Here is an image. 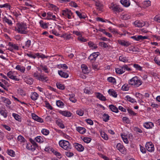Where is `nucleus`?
Segmentation results:
<instances>
[{"mask_svg":"<svg viewBox=\"0 0 160 160\" xmlns=\"http://www.w3.org/2000/svg\"><path fill=\"white\" fill-rule=\"evenodd\" d=\"M82 72L84 74H87L88 73V70L87 66L85 64H82L81 66Z\"/></svg>","mask_w":160,"mask_h":160,"instance_id":"25","label":"nucleus"},{"mask_svg":"<svg viewBox=\"0 0 160 160\" xmlns=\"http://www.w3.org/2000/svg\"><path fill=\"white\" fill-rule=\"evenodd\" d=\"M31 45V41L28 40L25 42V45L22 46L23 49H27L29 48Z\"/></svg>","mask_w":160,"mask_h":160,"instance_id":"33","label":"nucleus"},{"mask_svg":"<svg viewBox=\"0 0 160 160\" xmlns=\"http://www.w3.org/2000/svg\"><path fill=\"white\" fill-rule=\"evenodd\" d=\"M98 52H95L92 53L89 57L88 58L91 62H94L99 55Z\"/></svg>","mask_w":160,"mask_h":160,"instance_id":"11","label":"nucleus"},{"mask_svg":"<svg viewBox=\"0 0 160 160\" xmlns=\"http://www.w3.org/2000/svg\"><path fill=\"white\" fill-rule=\"evenodd\" d=\"M32 116L33 119L38 122L41 123L43 122V120L42 119L40 118L34 113H32Z\"/></svg>","mask_w":160,"mask_h":160,"instance_id":"14","label":"nucleus"},{"mask_svg":"<svg viewBox=\"0 0 160 160\" xmlns=\"http://www.w3.org/2000/svg\"><path fill=\"white\" fill-rule=\"evenodd\" d=\"M128 83L131 85L135 87H138L142 83V82L137 76H135L129 80Z\"/></svg>","mask_w":160,"mask_h":160,"instance_id":"2","label":"nucleus"},{"mask_svg":"<svg viewBox=\"0 0 160 160\" xmlns=\"http://www.w3.org/2000/svg\"><path fill=\"white\" fill-rule=\"evenodd\" d=\"M135 96L137 98L141 100L143 98V95L139 92H136L135 94Z\"/></svg>","mask_w":160,"mask_h":160,"instance_id":"59","label":"nucleus"},{"mask_svg":"<svg viewBox=\"0 0 160 160\" xmlns=\"http://www.w3.org/2000/svg\"><path fill=\"white\" fill-rule=\"evenodd\" d=\"M121 3L125 7H128L130 5V3L129 0H121Z\"/></svg>","mask_w":160,"mask_h":160,"instance_id":"28","label":"nucleus"},{"mask_svg":"<svg viewBox=\"0 0 160 160\" xmlns=\"http://www.w3.org/2000/svg\"><path fill=\"white\" fill-rule=\"evenodd\" d=\"M3 21H5L6 22L8 23L9 25H12V21L7 18L6 17H4L3 18Z\"/></svg>","mask_w":160,"mask_h":160,"instance_id":"56","label":"nucleus"},{"mask_svg":"<svg viewBox=\"0 0 160 160\" xmlns=\"http://www.w3.org/2000/svg\"><path fill=\"white\" fill-rule=\"evenodd\" d=\"M72 14V13L71 11L67 9L62 10L61 12L62 16L67 17L69 19L71 18V16Z\"/></svg>","mask_w":160,"mask_h":160,"instance_id":"5","label":"nucleus"},{"mask_svg":"<svg viewBox=\"0 0 160 160\" xmlns=\"http://www.w3.org/2000/svg\"><path fill=\"white\" fill-rule=\"evenodd\" d=\"M59 112L62 115L67 117H70L72 115L71 113L68 111L60 110Z\"/></svg>","mask_w":160,"mask_h":160,"instance_id":"18","label":"nucleus"},{"mask_svg":"<svg viewBox=\"0 0 160 160\" xmlns=\"http://www.w3.org/2000/svg\"><path fill=\"white\" fill-rule=\"evenodd\" d=\"M59 146L64 149L70 151L72 148L71 144L68 141L61 140L59 142Z\"/></svg>","mask_w":160,"mask_h":160,"instance_id":"3","label":"nucleus"},{"mask_svg":"<svg viewBox=\"0 0 160 160\" xmlns=\"http://www.w3.org/2000/svg\"><path fill=\"white\" fill-rule=\"evenodd\" d=\"M116 72L117 73L122 74L125 72L122 66L115 69Z\"/></svg>","mask_w":160,"mask_h":160,"instance_id":"32","label":"nucleus"},{"mask_svg":"<svg viewBox=\"0 0 160 160\" xmlns=\"http://www.w3.org/2000/svg\"><path fill=\"white\" fill-rule=\"evenodd\" d=\"M56 85L57 88L61 90H63L65 89L64 85L60 82H57Z\"/></svg>","mask_w":160,"mask_h":160,"instance_id":"35","label":"nucleus"},{"mask_svg":"<svg viewBox=\"0 0 160 160\" xmlns=\"http://www.w3.org/2000/svg\"><path fill=\"white\" fill-rule=\"evenodd\" d=\"M58 74L61 77L64 78H67L69 77L68 74L66 72H63L61 70H59L58 71Z\"/></svg>","mask_w":160,"mask_h":160,"instance_id":"23","label":"nucleus"},{"mask_svg":"<svg viewBox=\"0 0 160 160\" xmlns=\"http://www.w3.org/2000/svg\"><path fill=\"white\" fill-rule=\"evenodd\" d=\"M143 127L147 129H151L154 126L153 122H146L143 123Z\"/></svg>","mask_w":160,"mask_h":160,"instance_id":"13","label":"nucleus"},{"mask_svg":"<svg viewBox=\"0 0 160 160\" xmlns=\"http://www.w3.org/2000/svg\"><path fill=\"white\" fill-rule=\"evenodd\" d=\"M99 45L102 47L104 48H108L110 47L109 45H108V43L104 42H101L99 43Z\"/></svg>","mask_w":160,"mask_h":160,"instance_id":"47","label":"nucleus"},{"mask_svg":"<svg viewBox=\"0 0 160 160\" xmlns=\"http://www.w3.org/2000/svg\"><path fill=\"white\" fill-rule=\"evenodd\" d=\"M8 153L9 155L12 157H14L15 154V152L12 150H8Z\"/></svg>","mask_w":160,"mask_h":160,"instance_id":"53","label":"nucleus"},{"mask_svg":"<svg viewBox=\"0 0 160 160\" xmlns=\"http://www.w3.org/2000/svg\"><path fill=\"white\" fill-rule=\"evenodd\" d=\"M47 80V77L41 75L40 76V78L39 79V80L41 81H46Z\"/></svg>","mask_w":160,"mask_h":160,"instance_id":"57","label":"nucleus"},{"mask_svg":"<svg viewBox=\"0 0 160 160\" xmlns=\"http://www.w3.org/2000/svg\"><path fill=\"white\" fill-rule=\"evenodd\" d=\"M27 28V26L26 24L21 22L17 24L16 27L15 28V30L21 34H26L28 32L27 31L25 30Z\"/></svg>","mask_w":160,"mask_h":160,"instance_id":"1","label":"nucleus"},{"mask_svg":"<svg viewBox=\"0 0 160 160\" xmlns=\"http://www.w3.org/2000/svg\"><path fill=\"white\" fill-rule=\"evenodd\" d=\"M65 154L68 158L74 156V154L72 152H65Z\"/></svg>","mask_w":160,"mask_h":160,"instance_id":"61","label":"nucleus"},{"mask_svg":"<svg viewBox=\"0 0 160 160\" xmlns=\"http://www.w3.org/2000/svg\"><path fill=\"white\" fill-rule=\"evenodd\" d=\"M96 97L100 100L103 101H106V97L100 93L96 92Z\"/></svg>","mask_w":160,"mask_h":160,"instance_id":"16","label":"nucleus"},{"mask_svg":"<svg viewBox=\"0 0 160 160\" xmlns=\"http://www.w3.org/2000/svg\"><path fill=\"white\" fill-rule=\"evenodd\" d=\"M75 12L78 16L80 19H84L86 18V15L84 14H82L80 12L78 11H75Z\"/></svg>","mask_w":160,"mask_h":160,"instance_id":"36","label":"nucleus"},{"mask_svg":"<svg viewBox=\"0 0 160 160\" xmlns=\"http://www.w3.org/2000/svg\"><path fill=\"white\" fill-rule=\"evenodd\" d=\"M110 109L111 110L117 113L118 112V108L113 105H110L109 106Z\"/></svg>","mask_w":160,"mask_h":160,"instance_id":"38","label":"nucleus"},{"mask_svg":"<svg viewBox=\"0 0 160 160\" xmlns=\"http://www.w3.org/2000/svg\"><path fill=\"white\" fill-rule=\"evenodd\" d=\"M0 113L1 115L3 116L4 118H6L7 117L8 114L7 111L2 107L0 108Z\"/></svg>","mask_w":160,"mask_h":160,"instance_id":"17","label":"nucleus"},{"mask_svg":"<svg viewBox=\"0 0 160 160\" xmlns=\"http://www.w3.org/2000/svg\"><path fill=\"white\" fill-rule=\"evenodd\" d=\"M76 130L80 133L83 134L86 132V130L84 128L80 127H76Z\"/></svg>","mask_w":160,"mask_h":160,"instance_id":"24","label":"nucleus"},{"mask_svg":"<svg viewBox=\"0 0 160 160\" xmlns=\"http://www.w3.org/2000/svg\"><path fill=\"white\" fill-rule=\"evenodd\" d=\"M121 18L124 20H127L131 18V14L127 12H123L121 15Z\"/></svg>","mask_w":160,"mask_h":160,"instance_id":"12","label":"nucleus"},{"mask_svg":"<svg viewBox=\"0 0 160 160\" xmlns=\"http://www.w3.org/2000/svg\"><path fill=\"white\" fill-rule=\"evenodd\" d=\"M109 8L115 13L120 12H122L123 10L122 8H120L118 5L116 4H114L113 3L111 4Z\"/></svg>","mask_w":160,"mask_h":160,"instance_id":"4","label":"nucleus"},{"mask_svg":"<svg viewBox=\"0 0 160 160\" xmlns=\"http://www.w3.org/2000/svg\"><path fill=\"white\" fill-rule=\"evenodd\" d=\"M108 29L109 31L112 33L114 34L118 33V31L116 29L112 28L111 27H109L108 28Z\"/></svg>","mask_w":160,"mask_h":160,"instance_id":"58","label":"nucleus"},{"mask_svg":"<svg viewBox=\"0 0 160 160\" xmlns=\"http://www.w3.org/2000/svg\"><path fill=\"white\" fill-rule=\"evenodd\" d=\"M7 76L11 79L16 81H19L20 79L17 76L15 75L14 72L12 71H9L7 73Z\"/></svg>","mask_w":160,"mask_h":160,"instance_id":"8","label":"nucleus"},{"mask_svg":"<svg viewBox=\"0 0 160 160\" xmlns=\"http://www.w3.org/2000/svg\"><path fill=\"white\" fill-rule=\"evenodd\" d=\"M56 104L58 107L60 108H62L64 105L63 103L60 100L57 101L56 102Z\"/></svg>","mask_w":160,"mask_h":160,"instance_id":"52","label":"nucleus"},{"mask_svg":"<svg viewBox=\"0 0 160 160\" xmlns=\"http://www.w3.org/2000/svg\"><path fill=\"white\" fill-rule=\"evenodd\" d=\"M107 80L108 81L114 85H115L116 83V80L115 78L111 77L108 78Z\"/></svg>","mask_w":160,"mask_h":160,"instance_id":"34","label":"nucleus"},{"mask_svg":"<svg viewBox=\"0 0 160 160\" xmlns=\"http://www.w3.org/2000/svg\"><path fill=\"white\" fill-rule=\"evenodd\" d=\"M127 111L132 116H136V115L137 113L134 112L133 110H132L131 109L129 108H128L127 109Z\"/></svg>","mask_w":160,"mask_h":160,"instance_id":"54","label":"nucleus"},{"mask_svg":"<svg viewBox=\"0 0 160 160\" xmlns=\"http://www.w3.org/2000/svg\"><path fill=\"white\" fill-rule=\"evenodd\" d=\"M8 45L9 47L8 49L10 51L13 52L14 50H19V47L17 44L9 42L8 43Z\"/></svg>","mask_w":160,"mask_h":160,"instance_id":"6","label":"nucleus"},{"mask_svg":"<svg viewBox=\"0 0 160 160\" xmlns=\"http://www.w3.org/2000/svg\"><path fill=\"white\" fill-rule=\"evenodd\" d=\"M133 67L137 70L141 71L142 70V68L140 65L137 64H134L133 65Z\"/></svg>","mask_w":160,"mask_h":160,"instance_id":"63","label":"nucleus"},{"mask_svg":"<svg viewBox=\"0 0 160 160\" xmlns=\"http://www.w3.org/2000/svg\"><path fill=\"white\" fill-rule=\"evenodd\" d=\"M41 132L42 133L46 136L48 135L49 133V130L46 129H43L41 131Z\"/></svg>","mask_w":160,"mask_h":160,"instance_id":"51","label":"nucleus"},{"mask_svg":"<svg viewBox=\"0 0 160 160\" xmlns=\"http://www.w3.org/2000/svg\"><path fill=\"white\" fill-rule=\"evenodd\" d=\"M88 45L90 48L92 49H95L98 48L97 45L92 42H88Z\"/></svg>","mask_w":160,"mask_h":160,"instance_id":"29","label":"nucleus"},{"mask_svg":"<svg viewBox=\"0 0 160 160\" xmlns=\"http://www.w3.org/2000/svg\"><path fill=\"white\" fill-rule=\"evenodd\" d=\"M145 148L148 151L150 152H153L154 150V145L151 142H147L145 145Z\"/></svg>","mask_w":160,"mask_h":160,"instance_id":"7","label":"nucleus"},{"mask_svg":"<svg viewBox=\"0 0 160 160\" xmlns=\"http://www.w3.org/2000/svg\"><path fill=\"white\" fill-rule=\"evenodd\" d=\"M108 92L109 94L112 96L114 98H116L117 97L118 94L116 91L113 89H109L108 91Z\"/></svg>","mask_w":160,"mask_h":160,"instance_id":"20","label":"nucleus"},{"mask_svg":"<svg viewBox=\"0 0 160 160\" xmlns=\"http://www.w3.org/2000/svg\"><path fill=\"white\" fill-rule=\"evenodd\" d=\"M95 4L96 6L99 8L100 9H102L103 5L99 1H97L95 2Z\"/></svg>","mask_w":160,"mask_h":160,"instance_id":"49","label":"nucleus"},{"mask_svg":"<svg viewBox=\"0 0 160 160\" xmlns=\"http://www.w3.org/2000/svg\"><path fill=\"white\" fill-rule=\"evenodd\" d=\"M39 23L40 27L42 28L43 29H46L48 28V25L45 22H44L42 20H40L39 22Z\"/></svg>","mask_w":160,"mask_h":160,"instance_id":"30","label":"nucleus"},{"mask_svg":"<svg viewBox=\"0 0 160 160\" xmlns=\"http://www.w3.org/2000/svg\"><path fill=\"white\" fill-rule=\"evenodd\" d=\"M18 140L21 142H24L25 140V139L21 135H19L18 137Z\"/></svg>","mask_w":160,"mask_h":160,"instance_id":"62","label":"nucleus"},{"mask_svg":"<svg viewBox=\"0 0 160 160\" xmlns=\"http://www.w3.org/2000/svg\"><path fill=\"white\" fill-rule=\"evenodd\" d=\"M129 86L128 84H125L121 88V89L123 91H127L129 89Z\"/></svg>","mask_w":160,"mask_h":160,"instance_id":"44","label":"nucleus"},{"mask_svg":"<svg viewBox=\"0 0 160 160\" xmlns=\"http://www.w3.org/2000/svg\"><path fill=\"white\" fill-rule=\"evenodd\" d=\"M40 67L46 73H48L49 72L48 68L47 66L45 65H41Z\"/></svg>","mask_w":160,"mask_h":160,"instance_id":"43","label":"nucleus"},{"mask_svg":"<svg viewBox=\"0 0 160 160\" xmlns=\"http://www.w3.org/2000/svg\"><path fill=\"white\" fill-rule=\"evenodd\" d=\"M120 136L125 143L128 144L129 143V141L127 138V135L121 133Z\"/></svg>","mask_w":160,"mask_h":160,"instance_id":"37","label":"nucleus"},{"mask_svg":"<svg viewBox=\"0 0 160 160\" xmlns=\"http://www.w3.org/2000/svg\"><path fill=\"white\" fill-rule=\"evenodd\" d=\"M122 67L125 72L126 70L127 71H131L132 70V69L129 68L128 65H123Z\"/></svg>","mask_w":160,"mask_h":160,"instance_id":"60","label":"nucleus"},{"mask_svg":"<svg viewBox=\"0 0 160 160\" xmlns=\"http://www.w3.org/2000/svg\"><path fill=\"white\" fill-rule=\"evenodd\" d=\"M15 69L23 73L25 72V68L24 67L19 65H17Z\"/></svg>","mask_w":160,"mask_h":160,"instance_id":"21","label":"nucleus"},{"mask_svg":"<svg viewBox=\"0 0 160 160\" xmlns=\"http://www.w3.org/2000/svg\"><path fill=\"white\" fill-rule=\"evenodd\" d=\"M100 134L102 137L105 140H107L108 139V135L104 132L102 131Z\"/></svg>","mask_w":160,"mask_h":160,"instance_id":"41","label":"nucleus"},{"mask_svg":"<svg viewBox=\"0 0 160 160\" xmlns=\"http://www.w3.org/2000/svg\"><path fill=\"white\" fill-rule=\"evenodd\" d=\"M48 19L49 20L52 19L54 20H56V16L53 15V13L50 12H49L47 13Z\"/></svg>","mask_w":160,"mask_h":160,"instance_id":"27","label":"nucleus"},{"mask_svg":"<svg viewBox=\"0 0 160 160\" xmlns=\"http://www.w3.org/2000/svg\"><path fill=\"white\" fill-rule=\"evenodd\" d=\"M82 139L85 142L87 143L90 142L92 140L91 138L87 137H84Z\"/></svg>","mask_w":160,"mask_h":160,"instance_id":"50","label":"nucleus"},{"mask_svg":"<svg viewBox=\"0 0 160 160\" xmlns=\"http://www.w3.org/2000/svg\"><path fill=\"white\" fill-rule=\"evenodd\" d=\"M35 140L39 143H41L43 142V139L41 136H38L35 138Z\"/></svg>","mask_w":160,"mask_h":160,"instance_id":"42","label":"nucleus"},{"mask_svg":"<svg viewBox=\"0 0 160 160\" xmlns=\"http://www.w3.org/2000/svg\"><path fill=\"white\" fill-rule=\"evenodd\" d=\"M26 147L28 149L31 150L32 151H34L36 149V148H35L34 146H32V145L29 143L27 144Z\"/></svg>","mask_w":160,"mask_h":160,"instance_id":"39","label":"nucleus"},{"mask_svg":"<svg viewBox=\"0 0 160 160\" xmlns=\"http://www.w3.org/2000/svg\"><path fill=\"white\" fill-rule=\"evenodd\" d=\"M134 24L136 27H141L145 25V23L142 21L136 20L134 22Z\"/></svg>","mask_w":160,"mask_h":160,"instance_id":"15","label":"nucleus"},{"mask_svg":"<svg viewBox=\"0 0 160 160\" xmlns=\"http://www.w3.org/2000/svg\"><path fill=\"white\" fill-rule=\"evenodd\" d=\"M117 148L120 152L123 153L124 152L125 148L120 143H118L116 146Z\"/></svg>","mask_w":160,"mask_h":160,"instance_id":"19","label":"nucleus"},{"mask_svg":"<svg viewBox=\"0 0 160 160\" xmlns=\"http://www.w3.org/2000/svg\"><path fill=\"white\" fill-rule=\"evenodd\" d=\"M3 100L4 103L6 104V106H7V105H9L11 104V102L8 98H3Z\"/></svg>","mask_w":160,"mask_h":160,"instance_id":"45","label":"nucleus"},{"mask_svg":"<svg viewBox=\"0 0 160 160\" xmlns=\"http://www.w3.org/2000/svg\"><path fill=\"white\" fill-rule=\"evenodd\" d=\"M73 145L76 149L79 152H82L84 149V147L81 144L75 143Z\"/></svg>","mask_w":160,"mask_h":160,"instance_id":"10","label":"nucleus"},{"mask_svg":"<svg viewBox=\"0 0 160 160\" xmlns=\"http://www.w3.org/2000/svg\"><path fill=\"white\" fill-rule=\"evenodd\" d=\"M39 97L38 94L35 92H32L31 94V98L33 100H37Z\"/></svg>","mask_w":160,"mask_h":160,"instance_id":"26","label":"nucleus"},{"mask_svg":"<svg viewBox=\"0 0 160 160\" xmlns=\"http://www.w3.org/2000/svg\"><path fill=\"white\" fill-rule=\"evenodd\" d=\"M109 116L107 114L104 113L102 115L103 120L105 122H108L109 119Z\"/></svg>","mask_w":160,"mask_h":160,"instance_id":"40","label":"nucleus"},{"mask_svg":"<svg viewBox=\"0 0 160 160\" xmlns=\"http://www.w3.org/2000/svg\"><path fill=\"white\" fill-rule=\"evenodd\" d=\"M154 19L155 21L160 22V15H158L156 16L154 18Z\"/></svg>","mask_w":160,"mask_h":160,"instance_id":"64","label":"nucleus"},{"mask_svg":"<svg viewBox=\"0 0 160 160\" xmlns=\"http://www.w3.org/2000/svg\"><path fill=\"white\" fill-rule=\"evenodd\" d=\"M56 122L57 125L60 128L63 129L65 128V126L63 124V121L60 119H57Z\"/></svg>","mask_w":160,"mask_h":160,"instance_id":"22","label":"nucleus"},{"mask_svg":"<svg viewBox=\"0 0 160 160\" xmlns=\"http://www.w3.org/2000/svg\"><path fill=\"white\" fill-rule=\"evenodd\" d=\"M78 40L81 42H84L87 41V39L84 38L82 36H80L78 38Z\"/></svg>","mask_w":160,"mask_h":160,"instance_id":"55","label":"nucleus"},{"mask_svg":"<svg viewBox=\"0 0 160 160\" xmlns=\"http://www.w3.org/2000/svg\"><path fill=\"white\" fill-rule=\"evenodd\" d=\"M119 60L121 61L124 62H126L128 61V60L126 57H123V56H120L119 58Z\"/></svg>","mask_w":160,"mask_h":160,"instance_id":"48","label":"nucleus"},{"mask_svg":"<svg viewBox=\"0 0 160 160\" xmlns=\"http://www.w3.org/2000/svg\"><path fill=\"white\" fill-rule=\"evenodd\" d=\"M125 98L128 101L132 103L136 102V101L134 99L130 97L129 96H127Z\"/></svg>","mask_w":160,"mask_h":160,"instance_id":"46","label":"nucleus"},{"mask_svg":"<svg viewBox=\"0 0 160 160\" xmlns=\"http://www.w3.org/2000/svg\"><path fill=\"white\" fill-rule=\"evenodd\" d=\"M117 42L120 45L125 47H127L131 44L130 43L129 41H125L124 40H118Z\"/></svg>","mask_w":160,"mask_h":160,"instance_id":"9","label":"nucleus"},{"mask_svg":"<svg viewBox=\"0 0 160 160\" xmlns=\"http://www.w3.org/2000/svg\"><path fill=\"white\" fill-rule=\"evenodd\" d=\"M151 5V2L149 0L144 1L142 3V7L146 8Z\"/></svg>","mask_w":160,"mask_h":160,"instance_id":"31","label":"nucleus"}]
</instances>
